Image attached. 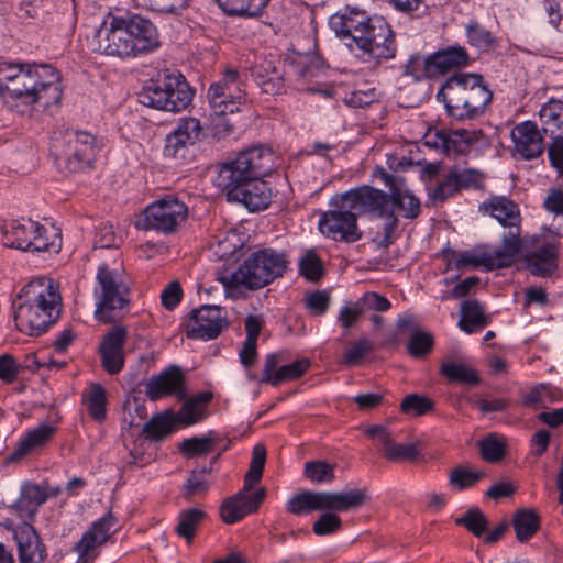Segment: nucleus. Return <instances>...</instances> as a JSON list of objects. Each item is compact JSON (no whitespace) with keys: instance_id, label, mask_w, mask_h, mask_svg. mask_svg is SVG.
<instances>
[{"instance_id":"nucleus-35","label":"nucleus","mask_w":563,"mask_h":563,"mask_svg":"<svg viewBox=\"0 0 563 563\" xmlns=\"http://www.w3.org/2000/svg\"><path fill=\"white\" fill-rule=\"evenodd\" d=\"M489 323L488 318L484 314V308L477 300H465L461 305V318L459 328L471 334Z\"/></svg>"},{"instance_id":"nucleus-57","label":"nucleus","mask_w":563,"mask_h":563,"mask_svg":"<svg viewBox=\"0 0 563 563\" xmlns=\"http://www.w3.org/2000/svg\"><path fill=\"white\" fill-rule=\"evenodd\" d=\"M432 401L416 394L408 395L401 402V411L405 413H412L416 416H422L432 409Z\"/></svg>"},{"instance_id":"nucleus-49","label":"nucleus","mask_w":563,"mask_h":563,"mask_svg":"<svg viewBox=\"0 0 563 563\" xmlns=\"http://www.w3.org/2000/svg\"><path fill=\"white\" fill-rule=\"evenodd\" d=\"M402 75L410 76L416 81H419L424 78H434L435 76L433 74V67L430 55H411L407 64L404 66Z\"/></svg>"},{"instance_id":"nucleus-61","label":"nucleus","mask_w":563,"mask_h":563,"mask_svg":"<svg viewBox=\"0 0 563 563\" xmlns=\"http://www.w3.org/2000/svg\"><path fill=\"white\" fill-rule=\"evenodd\" d=\"M22 366L10 354L0 355V379L3 383H13L20 374Z\"/></svg>"},{"instance_id":"nucleus-26","label":"nucleus","mask_w":563,"mask_h":563,"mask_svg":"<svg viewBox=\"0 0 563 563\" xmlns=\"http://www.w3.org/2000/svg\"><path fill=\"white\" fill-rule=\"evenodd\" d=\"M19 555L21 563H43L45 560V549L35 529L24 523L15 531Z\"/></svg>"},{"instance_id":"nucleus-11","label":"nucleus","mask_w":563,"mask_h":563,"mask_svg":"<svg viewBox=\"0 0 563 563\" xmlns=\"http://www.w3.org/2000/svg\"><path fill=\"white\" fill-rule=\"evenodd\" d=\"M51 153L59 167L70 173L78 172L93 161L96 140L87 132L59 130L52 137Z\"/></svg>"},{"instance_id":"nucleus-63","label":"nucleus","mask_w":563,"mask_h":563,"mask_svg":"<svg viewBox=\"0 0 563 563\" xmlns=\"http://www.w3.org/2000/svg\"><path fill=\"white\" fill-rule=\"evenodd\" d=\"M121 242L111 224H101L95 236V246L100 249L117 247Z\"/></svg>"},{"instance_id":"nucleus-4","label":"nucleus","mask_w":563,"mask_h":563,"mask_svg":"<svg viewBox=\"0 0 563 563\" xmlns=\"http://www.w3.org/2000/svg\"><path fill=\"white\" fill-rule=\"evenodd\" d=\"M13 306L16 328L30 335H38L58 319L60 295L52 279L41 277L21 289Z\"/></svg>"},{"instance_id":"nucleus-45","label":"nucleus","mask_w":563,"mask_h":563,"mask_svg":"<svg viewBox=\"0 0 563 563\" xmlns=\"http://www.w3.org/2000/svg\"><path fill=\"white\" fill-rule=\"evenodd\" d=\"M455 525L464 527L474 537L481 538L488 530L489 521L479 508L473 507L456 518Z\"/></svg>"},{"instance_id":"nucleus-58","label":"nucleus","mask_w":563,"mask_h":563,"mask_svg":"<svg viewBox=\"0 0 563 563\" xmlns=\"http://www.w3.org/2000/svg\"><path fill=\"white\" fill-rule=\"evenodd\" d=\"M373 344L366 338H362L356 342H353L350 347L344 352L343 362L346 365H357L361 363L363 357L371 352Z\"/></svg>"},{"instance_id":"nucleus-14","label":"nucleus","mask_w":563,"mask_h":563,"mask_svg":"<svg viewBox=\"0 0 563 563\" xmlns=\"http://www.w3.org/2000/svg\"><path fill=\"white\" fill-rule=\"evenodd\" d=\"M187 217L186 203L173 195H167L146 207L144 229H153L168 234L175 232Z\"/></svg>"},{"instance_id":"nucleus-37","label":"nucleus","mask_w":563,"mask_h":563,"mask_svg":"<svg viewBox=\"0 0 563 563\" xmlns=\"http://www.w3.org/2000/svg\"><path fill=\"white\" fill-rule=\"evenodd\" d=\"M467 44L481 53L495 49L498 45L497 37L476 20H470L465 25Z\"/></svg>"},{"instance_id":"nucleus-59","label":"nucleus","mask_w":563,"mask_h":563,"mask_svg":"<svg viewBox=\"0 0 563 563\" xmlns=\"http://www.w3.org/2000/svg\"><path fill=\"white\" fill-rule=\"evenodd\" d=\"M433 346V338L424 332L412 333L408 342V352L413 357H421L428 354Z\"/></svg>"},{"instance_id":"nucleus-48","label":"nucleus","mask_w":563,"mask_h":563,"mask_svg":"<svg viewBox=\"0 0 563 563\" xmlns=\"http://www.w3.org/2000/svg\"><path fill=\"white\" fill-rule=\"evenodd\" d=\"M205 512L198 508L184 510L179 514L176 532L179 537L185 538L187 542L194 539L196 529L201 523Z\"/></svg>"},{"instance_id":"nucleus-52","label":"nucleus","mask_w":563,"mask_h":563,"mask_svg":"<svg viewBox=\"0 0 563 563\" xmlns=\"http://www.w3.org/2000/svg\"><path fill=\"white\" fill-rule=\"evenodd\" d=\"M173 133L188 146L195 145L201 135V124L196 118L181 119Z\"/></svg>"},{"instance_id":"nucleus-39","label":"nucleus","mask_w":563,"mask_h":563,"mask_svg":"<svg viewBox=\"0 0 563 563\" xmlns=\"http://www.w3.org/2000/svg\"><path fill=\"white\" fill-rule=\"evenodd\" d=\"M492 217L501 225L510 227L521 223L518 206L506 197H496L487 206Z\"/></svg>"},{"instance_id":"nucleus-34","label":"nucleus","mask_w":563,"mask_h":563,"mask_svg":"<svg viewBox=\"0 0 563 563\" xmlns=\"http://www.w3.org/2000/svg\"><path fill=\"white\" fill-rule=\"evenodd\" d=\"M542 131L548 135L563 134V101L551 99L539 110Z\"/></svg>"},{"instance_id":"nucleus-17","label":"nucleus","mask_w":563,"mask_h":563,"mask_svg":"<svg viewBox=\"0 0 563 563\" xmlns=\"http://www.w3.org/2000/svg\"><path fill=\"white\" fill-rule=\"evenodd\" d=\"M228 325L225 311L214 305L194 309L186 323L187 336L199 340L216 339Z\"/></svg>"},{"instance_id":"nucleus-32","label":"nucleus","mask_w":563,"mask_h":563,"mask_svg":"<svg viewBox=\"0 0 563 563\" xmlns=\"http://www.w3.org/2000/svg\"><path fill=\"white\" fill-rule=\"evenodd\" d=\"M210 393H200L186 400L177 413H173L176 422L184 426H192L206 418V406L211 400Z\"/></svg>"},{"instance_id":"nucleus-43","label":"nucleus","mask_w":563,"mask_h":563,"mask_svg":"<svg viewBox=\"0 0 563 563\" xmlns=\"http://www.w3.org/2000/svg\"><path fill=\"white\" fill-rule=\"evenodd\" d=\"M397 209L401 217L415 219L419 216L421 207L417 197L407 190L393 188L389 196V206Z\"/></svg>"},{"instance_id":"nucleus-50","label":"nucleus","mask_w":563,"mask_h":563,"mask_svg":"<svg viewBox=\"0 0 563 563\" xmlns=\"http://www.w3.org/2000/svg\"><path fill=\"white\" fill-rule=\"evenodd\" d=\"M303 475L316 484H330L335 479L334 465L317 460L305 463Z\"/></svg>"},{"instance_id":"nucleus-44","label":"nucleus","mask_w":563,"mask_h":563,"mask_svg":"<svg viewBox=\"0 0 563 563\" xmlns=\"http://www.w3.org/2000/svg\"><path fill=\"white\" fill-rule=\"evenodd\" d=\"M455 265L459 269L467 266H483L487 271L498 268L490 250L485 249H475L461 253L456 258Z\"/></svg>"},{"instance_id":"nucleus-6","label":"nucleus","mask_w":563,"mask_h":563,"mask_svg":"<svg viewBox=\"0 0 563 563\" xmlns=\"http://www.w3.org/2000/svg\"><path fill=\"white\" fill-rule=\"evenodd\" d=\"M442 96L448 113L459 120L482 114L493 93L483 77L475 73H457L446 79L438 93Z\"/></svg>"},{"instance_id":"nucleus-41","label":"nucleus","mask_w":563,"mask_h":563,"mask_svg":"<svg viewBox=\"0 0 563 563\" xmlns=\"http://www.w3.org/2000/svg\"><path fill=\"white\" fill-rule=\"evenodd\" d=\"M461 135L462 134L460 130L435 131L433 135L431 133L426 135V144L435 148H440L448 155L452 153H462L466 148L464 146L463 139L461 137Z\"/></svg>"},{"instance_id":"nucleus-47","label":"nucleus","mask_w":563,"mask_h":563,"mask_svg":"<svg viewBox=\"0 0 563 563\" xmlns=\"http://www.w3.org/2000/svg\"><path fill=\"white\" fill-rule=\"evenodd\" d=\"M175 417L172 412H165L153 417L143 426V433L151 440H161L173 432Z\"/></svg>"},{"instance_id":"nucleus-2","label":"nucleus","mask_w":563,"mask_h":563,"mask_svg":"<svg viewBox=\"0 0 563 563\" xmlns=\"http://www.w3.org/2000/svg\"><path fill=\"white\" fill-rule=\"evenodd\" d=\"M0 96L7 103L57 107L63 97L59 73L48 64L1 63Z\"/></svg>"},{"instance_id":"nucleus-16","label":"nucleus","mask_w":563,"mask_h":563,"mask_svg":"<svg viewBox=\"0 0 563 563\" xmlns=\"http://www.w3.org/2000/svg\"><path fill=\"white\" fill-rule=\"evenodd\" d=\"M96 38L99 53L121 58L132 57L128 18H108L97 31Z\"/></svg>"},{"instance_id":"nucleus-42","label":"nucleus","mask_w":563,"mask_h":563,"mask_svg":"<svg viewBox=\"0 0 563 563\" xmlns=\"http://www.w3.org/2000/svg\"><path fill=\"white\" fill-rule=\"evenodd\" d=\"M512 525L516 531V538L520 542H526L539 530V516L533 510L521 509L514 515Z\"/></svg>"},{"instance_id":"nucleus-19","label":"nucleus","mask_w":563,"mask_h":563,"mask_svg":"<svg viewBox=\"0 0 563 563\" xmlns=\"http://www.w3.org/2000/svg\"><path fill=\"white\" fill-rule=\"evenodd\" d=\"M115 522L114 516L108 512L84 533L75 547L78 554L77 563H91L98 556L99 548L110 538Z\"/></svg>"},{"instance_id":"nucleus-36","label":"nucleus","mask_w":563,"mask_h":563,"mask_svg":"<svg viewBox=\"0 0 563 563\" xmlns=\"http://www.w3.org/2000/svg\"><path fill=\"white\" fill-rule=\"evenodd\" d=\"M371 230L374 233L372 242L377 249H387L394 242V235L398 228V218L393 209H388L383 217H376Z\"/></svg>"},{"instance_id":"nucleus-5","label":"nucleus","mask_w":563,"mask_h":563,"mask_svg":"<svg viewBox=\"0 0 563 563\" xmlns=\"http://www.w3.org/2000/svg\"><path fill=\"white\" fill-rule=\"evenodd\" d=\"M289 260L283 251L271 247L253 252L239 268L219 280L228 296H236L238 288L250 290L263 288L282 277L288 268Z\"/></svg>"},{"instance_id":"nucleus-55","label":"nucleus","mask_w":563,"mask_h":563,"mask_svg":"<svg viewBox=\"0 0 563 563\" xmlns=\"http://www.w3.org/2000/svg\"><path fill=\"white\" fill-rule=\"evenodd\" d=\"M543 208L556 217H563V189H550L547 197L543 200ZM549 230L554 235H563V228L552 225Z\"/></svg>"},{"instance_id":"nucleus-51","label":"nucleus","mask_w":563,"mask_h":563,"mask_svg":"<svg viewBox=\"0 0 563 563\" xmlns=\"http://www.w3.org/2000/svg\"><path fill=\"white\" fill-rule=\"evenodd\" d=\"M214 440L209 435L184 439L179 451L187 457L207 455L213 450Z\"/></svg>"},{"instance_id":"nucleus-40","label":"nucleus","mask_w":563,"mask_h":563,"mask_svg":"<svg viewBox=\"0 0 563 563\" xmlns=\"http://www.w3.org/2000/svg\"><path fill=\"white\" fill-rule=\"evenodd\" d=\"M440 374L450 382L478 385L481 379L475 368L466 362H444L440 367Z\"/></svg>"},{"instance_id":"nucleus-33","label":"nucleus","mask_w":563,"mask_h":563,"mask_svg":"<svg viewBox=\"0 0 563 563\" xmlns=\"http://www.w3.org/2000/svg\"><path fill=\"white\" fill-rule=\"evenodd\" d=\"M507 228L508 232L501 239V247L490 250L498 268L510 266L521 245L520 224Z\"/></svg>"},{"instance_id":"nucleus-13","label":"nucleus","mask_w":563,"mask_h":563,"mask_svg":"<svg viewBox=\"0 0 563 563\" xmlns=\"http://www.w3.org/2000/svg\"><path fill=\"white\" fill-rule=\"evenodd\" d=\"M318 227L324 236L334 241L353 243L362 238L357 216L343 194L331 198L330 209L321 214Z\"/></svg>"},{"instance_id":"nucleus-28","label":"nucleus","mask_w":563,"mask_h":563,"mask_svg":"<svg viewBox=\"0 0 563 563\" xmlns=\"http://www.w3.org/2000/svg\"><path fill=\"white\" fill-rule=\"evenodd\" d=\"M558 253L555 243H547L527 254V268L534 276H549L558 267Z\"/></svg>"},{"instance_id":"nucleus-46","label":"nucleus","mask_w":563,"mask_h":563,"mask_svg":"<svg viewBox=\"0 0 563 563\" xmlns=\"http://www.w3.org/2000/svg\"><path fill=\"white\" fill-rule=\"evenodd\" d=\"M559 391L550 385L541 384L528 390L522 397V404L533 409L547 408L558 400Z\"/></svg>"},{"instance_id":"nucleus-30","label":"nucleus","mask_w":563,"mask_h":563,"mask_svg":"<svg viewBox=\"0 0 563 563\" xmlns=\"http://www.w3.org/2000/svg\"><path fill=\"white\" fill-rule=\"evenodd\" d=\"M430 57L435 77L442 76L453 68L466 66L470 63L467 51L460 45L438 51L431 54Z\"/></svg>"},{"instance_id":"nucleus-29","label":"nucleus","mask_w":563,"mask_h":563,"mask_svg":"<svg viewBox=\"0 0 563 563\" xmlns=\"http://www.w3.org/2000/svg\"><path fill=\"white\" fill-rule=\"evenodd\" d=\"M48 494L41 485L24 483L19 499L12 506L23 520L33 518L38 507L46 503Z\"/></svg>"},{"instance_id":"nucleus-18","label":"nucleus","mask_w":563,"mask_h":563,"mask_svg":"<svg viewBox=\"0 0 563 563\" xmlns=\"http://www.w3.org/2000/svg\"><path fill=\"white\" fill-rule=\"evenodd\" d=\"M230 201L241 202L251 211L262 210L271 202V189L262 178L233 179L232 186H218Z\"/></svg>"},{"instance_id":"nucleus-7","label":"nucleus","mask_w":563,"mask_h":563,"mask_svg":"<svg viewBox=\"0 0 563 563\" xmlns=\"http://www.w3.org/2000/svg\"><path fill=\"white\" fill-rule=\"evenodd\" d=\"M95 296L97 308L95 316L103 323L115 322L129 310L130 285L124 271L101 263L97 271Z\"/></svg>"},{"instance_id":"nucleus-24","label":"nucleus","mask_w":563,"mask_h":563,"mask_svg":"<svg viewBox=\"0 0 563 563\" xmlns=\"http://www.w3.org/2000/svg\"><path fill=\"white\" fill-rule=\"evenodd\" d=\"M126 338L128 332L123 327H114L103 336L99 351L102 366L109 374H117L124 366L123 346Z\"/></svg>"},{"instance_id":"nucleus-31","label":"nucleus","mask_w":563,"mask_h":563,"mask_svg":"<svg viewBox=\"0 0 563 563\" xmlns=\"http://www.w3.org/2000/svg\"><path fill=\"white\" fill-rule=\"evenodd\" d=\"M228 16L257 19L262 16L271 0H216Z\"/></svg>"},{"instance_id":"nucleus-12","label":"nucleus","mask_w":563,"mask_h":563,"mask_svg":"<svg viewBox=\"0 0 563 563\" xmlns=\"http://www.w3.org/2000/svg\"><path fill=\"white\" fill-rule=\"evenodd\" d=\"M4 244L22 251L38 253H57L62 247V239L53 232L49 240L46 229L30 219L12 220L2 228Z\"/></svg>"},{"instance_id":"nucleus-21","label":"nucleus","mask_w":563,"mask_h":563,"mask_svg":"<svg viewBox=\"0 0 563 563\" xmlns=\"http://www.w3.org/2000/svg\"><path fill=\"white\" fill-rule=\"evenodd\" d=\"M343 196L354 212L368 213L374 217H383L389 208V195L371 186L352 188Z\"/></svg>"},{"instance_id":"nucleus-15","label":"nucleus","mask_w":563,"mask_h":563,"mask_svg":"<svg viewBox=\"0 0 563 563\" xmlns=\"http://www.w3.org/2000/svg\"><path fill=\"white\" fill-rule=\"evenodd\" d=\"M207 97L213 114L239 111L244 101V91L238 70L228 69L221 79L209 87Z\"/></svg>"},{"instance_id":"nucleus-25","label":"nucleus","mask_w":563,"mask_h":563,"mask_svg":"<svg viewBox=\"0 0 563 563\" xmlns=\"http://www.w3.org/2000/svg\"><path fill=\"white\" fill-rule=\"evenodd\" d=\"M145 388L146 396L153 401L172 394L179 398L185 397L184 376L176 366H172L157 376H153L146 383Z\"/></svg>"},{"instance_id":"nucleus-53","label":"nucleus","mask_w":563,"mask_h":563,"mask_svg":"<svg viewBox=\"0 0 563 563\" xmlns=\"http://www.w3.org/2000/svg\"><path fill=\"white\" fill-rule=\"evenodd\" d=\"M299 273L310 282H317L323 276L324 269L322 261L313 251L306 252L300 258Z\"/></svg>"},{"instance_id":"nucleus-1","label":"nucleus","mask_w":563,"mask_h":563,"mask_svg":"<svg viewBox=\"0 0 563 563\" xmlns=\"http://www.w3.org/2000/svg\"><path fill=\"white\" fill-rule=\"evenodd\" d=\"M329 26L365 63L378 65L396 56L395 35L382 16L347 7L330 16Z\"/></svg>"},{"instance_id":"nucleus-10","label":"nucleus","mask_w":563,"mask_h":563,"mask_svg":"<svg viewBox=\"0 0 563 563\" xmlns=\"http://www.w3.org/2000/svg\"><path fill=\"white\" fill-rule=\"evenodd\" d=\"M191 99L192 91L180 74H159L144 86L140 95L144 106L168 112L186 109Z\"/></svg>"},{"instance_id":"nucleus-22","label":"nucleus","mask_w":563,"mask_h":563,"mask_svg":"<svg viewBox=\"0 0 563 563\" xmlns=\"http://www.w3.org/2000/svg\"><path fill=\"white\" fill-rule=\"evenodd\" d=\"M132 57L150 54L161 46L157 27L141 15L128 16Z\"/></svg>"},{"instance_id":"nucleus-23","label":"nucleus","mask_w":563,"mask_h":563,"mask_svg":"<svg viewBox=\"0 0 563 563\" xmlns=\"http://www.w3.org/2000/svg\"><path fill=\"white\" fill-rule=\"evenodd\" d=\"M514 152L523 159H533L543 153V139L532 121H525L511 130Z\"/></svg>"},{"instance_id":"nucleus-8","label":"nucleus","mask_w":563,"mask_h":563,"mask_svg":"<svg viewBox=\"0 0 563 563\" xmlns=\"http://www.w3.org/2000/svg\"><path fill=\"white\" fill-rule=\"evenodd\" d=\"M266 462V449L258 443L253 448L250 468L244 477L242 490L225 499L220 507V516L225 523H234L244 518L247 514L258 509L265 499L264 487L251 494L253 487L261 481Z\"/></svg>"},{"instance_id":"nucleus-60","label":"nucleus","mask_w":563,"mask_h":563,"mask_svg":"<svg viewBox=\"0 0 563 563\" xmlns=\"http://www.w3.org/2000/svg\"><path fill=\"white\" fill-rule=\"evenodd\" d=\"M482 476V473L457 467L451 472L450 483L459 489H464L473 486Z\"/></svg>"},{"instance_id":"nucleus-56","label":"nucleus","mask_w":563,"mask_h":563,"mask_svg":"<svg viewBox=\"0 0 563 563\" xmlns=\"http://www.w3.org/2000/svg\"><path fill=\"white\" fill-rule=\"evenodd\" d=\"M481 454L487 462H498L505 455V444L496 434H490L479 442Z\"/></svg>"},{"instance_id":"nucleus-27","label":"nucleus","mask_w":563,"mask_h":563,"mask_svg":"<svg viewBox=\"0 0 563 563\" xmlns=\"http://www.w3.org/2000/svg\"><path fill=\"white\" fill-rule=\"evenodd\" d=\"M365 434L373 439L374 441H377L383 446L384 455L388 460H410L416 457L418 454L417 449L412 443L396 444L393 441L390 433L383 426H371L365 430Z\"/></svg>"},{"instance_id":"nucleus-62","label":"nucleus","mask_w":563,"mask_h":563,"mask_svg":"<svg viewBox=\"0 0 563 563\" xmlns=\"http://www.w3.org/2000/svg\"><path fill=\"white\" fill-rule=\"evenodd\" d=\"M460 190L456 178L453 173L450 172L448 176L434 188L431 194L432 199L435 202H442L445 199L452 197Z\"/></svg>"},{"instance_id":"nucleus-9","label":"nucleus","mask_w":563,"mask_h":563,"mask_svg":"<svg viewBox=\"0 0 563 563\" xmlns=\"http://www.w3.org/2000/svg\"><path fill=\"white\" fill-rule=\"evenodd\" d=\"M277 157L271 147L255 145L241 151L235 158L218 165L216 186H232L233 179L263 178L276 168Z\"/></svg>"},{"instance_id":"nucleus-38","label":"nucleus","mask_w":563,"mask_h":563,"mask_svg":"<svg viewBox=\"0 0 563 563\" xmlns=\"http://www.w3.org/2000/svg\"><path fill=\"white\" fill-rule=\"evenodd\" d=\"M55 428L47 423H42L31 430L19 443L13 453L14 459L30 454L35 449L44 445L53 437Z\"/></svg>"},{"instance_id":"nucleus-54","label":"nucleus","mask_w":563,"mask_h":563,"mask_svg":"<svg viewBox=\"0 0 563 563\" xmlns=\"http://www.w3.org/2000/svg\"><path fill=\"white\" fill-rule=\"evenodd\" d=\"M88 412L97 421L106 418V391L100 385H92L88 395Z\"/></svg>"},{"instance_id":"nucleus-64","label":"nucleus","mask_w":563,"mask_h":563,"mask_svg":"<svg viewBox=\"0 0 563 563\" xmlns=\"http://www.w3.org/2000/svg\"><path fill=\"white\" fill-rule=\"evenodd\" d=\"M549 136L552 139L549 145V158L551 164L563 174V134Z\"/></svg>"},{"instance_id":"nucleus-3","label":"nucleus","mask_w":563,"mask_h":563,"mask_svg":"<svg viewBox=\"0 0 563 563\" xmlns=\"http://www.w3.org/2000/svg\"><path fill=\"white\" fill-rule=\"evenodd\" d=\"M368 499L365 488L342 492L303 490L288 499L286 509L292 515L310 511H324L312 525V531L319 537L331 536L342 528L336 512L362 507Z\"/></svg>"},{"instance_id":"nucleus-20","label":"nucleus","mask_w":563,"mask_h":563,"mask_svg":"<svg viewBox=\"0 0 563 563\" xmlns=\"http://www.w3.org/2000/svg\"><path fill=\"white\" fill-rule=\"evenodd\" d=\"M284 361L285 354L282 352L268 354L265 358L261 383L279 386L284 382L301 377L311 366L309 358H299L290 364L280 365Z\"/></svg>"}]
</instances>
